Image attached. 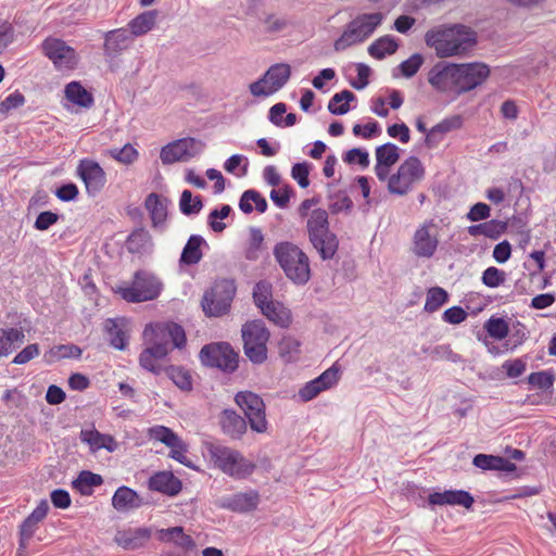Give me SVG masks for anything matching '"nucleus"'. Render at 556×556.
Wrapping results in <instances>:
<instances>
[{
	"label": "nucleus",
	"mask_w": 556,
	"mask_h": 556,
	"mask_svg": "<svg viewBox=\"0 0 556 556\" xmlns=\"http://www.w3.org/2000/svg\"><path fill=\"white\" fill-rule=\"evenodd\" d=\"M143 339L148 346L139 355V365L154 375L163 370L157 362L164 359L173 349L185 348L187 342L184 328L176 323L147 325Z\"/></svg>",
	"instance_id": "1"
},
{
	"label": "nucleus",
	"mask_w": 556,
	"mask_h": 556,
	"mask_svg": "<svg viewBox=\"0 0 556 556\" xmlns=\"http://www.w3.org/2000/svg\"><path fill=\"white\" fill-rule=\"evenodd\" d=\"M425 40L443 59L467 53L477 43V34L468 26L456 24L443 29L428 30Z\"/></svg>",
	"instance_id": "2"
},
{
	"label": "nucleus",
	"mask_w": 556,
	"mask_h": 556,
	"mask_svg": "<svg viewBox=\"0 0 556 556\" xmlns=\"http://www.w3.org/2000/svg\"><path fill=\"white\" fill-rule=\"evenodd\" d=\"M205 450L213 467L235 480L247 479L256 468L252 460L230 446L207 442L205 443Z\"/></svg>",
	"instance_id": "3"
},
{
	"label": "nucleus",
	"mask_w": 556,
	"mask_h": 556,
	"mask_svg": "<svg viewBox=\"0 0 556 556\" xmlns=\"http://www.w3.org/2000/svg\"><path fill=\"white\" fill-rule=\"evenodd\" d=\"M274 256L286 277L298 286H304L311 279V264L307 254L296 244L282 241L274 248Z\"/></svg>",
	"instance_id": "4"
},
{
	"label": "nucleus",
	"mask_w": 556,
	"mask_h": 556,
	"mask_svg": "<svg viewBox=\"0 0 556 556\" xmlns=\"http://www.w3.org/2000/svg\"><path fill=\"white\" fill-rule=\"evenodd\" d=\"M308 241L323 261L334 258L339 249L338 236L330 230L328 213L324 208L314 210L307 222Z\"/></svg>",
	"instance_id": "5"
},
{
	"label": "nucleus",
	"mask_w": 556,
	"mask_h": 556,
	"mask_svg": "<svg viewBox=\"0 0 556 556\" xmlns=\"http://www.w3.org/2000/svg\"><path fill=\"white\" fill-rule=\"evenodd\" d=\"M383 20L384 14L381 12L356 15L348 23L342 35L334 41L333 49L339 52L354 45L363 43L382 24Z\"/></svg>",
	"instance_id": "6"
},
{
	"label": "nucleus",
	"mask_w": 556,
	"mask_h": 556,
	"mask_svg": "<svg viewBox=\"0 0 556 556\" xmlns=\"http://www.w3.org/2000/svg\"><path fill=\"white\" fill-rule=\"evenodd\" d=\"M241 337L243 352L254 365H261L267 361V343L270 332L261 319L249 320L242 325Z\"/></svg>",
	"instance_id": "7"
},
{
	"label": "nucleus",
	"mask_w": 556,
	"mask_h": 556,
	"mask_svg": "<svg viewBox=\"0 0 556 556\" xmlns=\"http://www.w3.org/2000/svg\"><path fill=\"white\" fill-rule=\"evenodd\" d=\"M237 287L232 279L216 280L202 299V308L207 316L218 317L226 314L236 294Z\"/></svg>",
	"instance_id": "8"
},
{
	"label": "nucleus",
	"mask_w": 556,
	"mask_h": 556,
	"mask_svg": "<svg viewBox=\"0 0 556 556\" xmlns=\"http://www.w3.org/2000/svg\"><path fill=\"white\" fill-rule=\"evenodd\" d=\"M425 177V167L417 156L407 157L389 177L388 190L392 194L404 195Z\"/></svg>",
	"instance_id": "9"
},
{
	"label": "nucleus",
	"mask_w": 556,
	"mask_h": 556,
	"mask_svg": "<svg viewBox=\"0 0 556 556\" xmlns=\"http://www.w3.org/2000/svg\"><path fill=\"white\" fill-rule=\"evenodd\" d=\"M202 365L231 374L237 370L239 355L227 342L205 344L199 353Z\"/></svg>",
	"instance_id": "10"
},
{
	"label": "nucleus",
	"mask_w": 556,
	"mask_h": 556,
	"mask_svg": "<svg viewBox=\"0 0 556 556\" xmlns=\"http://www.w3.org/2000/svg\"><path fill=\"white\" fill-rule=\"evenodd\" d=\"M163 289V283L153 274L138 270L130 287L123 289L122 295L128 302L140 303L156 299Z\"/></svg>",
	"instance_id": "11"
},
{
	"label": "nucleus",
	"mask_w": 556,
	"mask_h": 556,
	"mask_svg": "<svg viewBox=\"0 0 556 556\" xmlns=\"http://www.w3.org/2000/svg\"><path fill=\"white\" fill-rule=\"evenodd\" d=\"M236 404L243 410L252 431H267L266 406L263 399L252 391H240L235 396Z\"/></svg>",
	"instance_id": "12"
},
{
	"label": "nucleus",
	"mask_w": 556,
	"mask_h": 556,
	"mask_svg": "<svg viewBox=\"0 0 556 556\" xmlns=\"http://www.w3.org/2000/svg\"><path fill=\"white\" fill-rule=\"evenodd\" d=\"M41 51L58 71H72L78 64V54L63 39L48 37L41 43Z\"/></svg>",
	"instance_id": "13"
},
{
	"label": "nucleus",
	"mask_w": 556,
	"mask_h": 556,
	"mask_svg": "<svg viewBox=\"0 0 556 556\" xmlns=\"http://www.w3.org/2000/svg\"><path fill=\"white\" fill-rule=\"evenodd\" d=\"M205 144L195 138L187 137L178 139L162 148L160 159L163 164L187 162L202 153Z\"/></svg>",
	"instance_id": "14"
},
{
	"label": "nucleus",
	"mask_w": 556,
	"mask_h": 556,
	"mask_svg": "<svg viewBox=\"0 0 556 556\" xmlns=\"http://www.w3.org/2000/svg\"><path fill=\"white\" fill-rule=\"evenodd\" d=\"M429 84L440 92L459 94L458 64L438 62L428 73Z\"/></svg>",
	"instance_id": "15"
},
{
	"label": "nucleus",
	"mask_w": 556,
	"mask_h": 556,
	"mask_svg": "<svg viewBox=\"0 0 556 556\" xmlns=\"http://www.w3.org/2000/svg\"><path fill=\"white\" fill-rule=\"evenodd\" d=\"M77 176L84 181L86 192L96 197L106 184V175L100 164L90 159H83L76 169Z\"/></svg>",
	"instance_id": "16"
},
{
	"label": "nucleus",
	"mask_w": 556,
	"mask_h": 556,
	"mask_svg": "<svg viewBox=\"0 0 556 556\" xmlns=\"http://www.w3.org/2000/svg\"><path fill=\"white\" fill-rule=\"evenodd\" d=\"M459 94L481 86L490 76V67L482 62L458 64Z\"/></svg>",
	"instance_id": "17"
},
{
	"label": "nucleus",
	"mask_w": 556,
	"mask_h": 556,
	"mask_svg": "<svg viewBox=\"0 0 556 556\" xmlns=\"http://www.w3.org/2000/svg\"><path fill=\"white\" fill-rule=\"evenodd\" d=\"M431 228H434L433 220L425 222L414 233L413 237V252L418 257L430 258L434 255L439 245L437 235L431 233Z\"/></svg>",
	"instance_id": "18"
},
{
	"label": "nucleus",
	"mask_w": 556,
	"mask_h": 556,
	"mask_svg": "<svg viewBox=\"0 0 556 556\" xmlns=\"http://www.w3.org/2000/svg\"><path fill=\"white\" fill-rule=\"evenodd\" d=\"M260 504V494L256 490L238 492L219 500L218 506L233 513L245 514L253 511Z\"/></svg>",
	"instance_id": "19"
},
{
	"label": "nucleus",
	"mask_w": 556,
	"mask_h": 556,
	"mask_svg": "<svg viewBox=\"0 0 556 556\" xmlns=\"http://www.w3.org/2000/svg\"><path fill=\"white\" fill-rule=\"evenodd\" d=\"M428 502L433 506H462L471 509L475 503L473 496L465 490H445L429 494Z\"/></svg>",
	"instance_id": "20"
},
{
	"label": "nucleus",
	"mask_w": 556,
	"mask_h": 556,
	"mask_svg": "<svg viewBox=\"0 0 556 556\" xmlns=\"http://www.w3.org/2000/svg\"><path fill=\"white\" fill-rule=\"evenodd\" d=\"M218 424L222 432L231 440H241L248 430L245 418L231 408L222 410L218 416Z\"/></svg>",
	"instance_id": "21"
},
{
	"label": "nucleus",
	"mask_w": 556,
	"mask_h": 556,
	"mask_svg": "<svg viewBox=\"0 0 556 556\" xmlns=\"http://www.w3.org/2000/svg\"><path fill=\"white\" fill-rule=\"evenodd\" d=\"M134 37L127 28H117L104 34V54L109 58H116L127 50L132 43Z\"/></svg>",
	"instance_id": "22"
},
{
	"label": "nucleus",
	"mask_w": 556,
	"mask_h": 556,
	"mask_svg": "<svg viewBox=\"0 0 556 556\" xmlns=\"http://www.w3.org/2000/svg\"><path fill=\"white\" fill-rule=\"evenodd\" d=\"M148 488L168 496H176L181 491L182 483L170 471H159L149 478Z\"/></svg>",
	"instance_id": "23"
},
{
	"label": "nucleus",
	"mask_w": 556,
	"mask_h": 556,
	"mask_svg": "<svg viewBox=\"0 0 556 556\" xmlns=\"http://www.w3.org/2000/svg\"><path fill=\"white\" fill-rule=\"evenodd\" d=\"M169 200L157 193H150L144 201V206L150 214L152 226L155 229L163 230L167 218V207Z\"/></svg>",
	"instance_id": "24"
},
{
	"label": "nucleus",
	"mask_w": 556,
	"mask_h": 556,
	"mask_svg": "<svg viewBox=\"0 0 556 556\" xmlns=\"http://www.w3.org/2000/svg\"><path fill=\"white\" fill-rule=\"evenodd\" d=\"M79 439L83 443H86L92 452H97L101 448L114 452L117 447L116 441L112 435L101 433L94 428L83 429L79 433Z\"/></svg>",
	"instance_id": "25"
},
{
	"label": "nucleus",
	"mask_w": 556,
	"mask_h": 556,
	"mask_svg": "<svg viewBox=\"0 0 556 556\" xmlns=\"http://www.w3.org/2000/svg\"><path fill=\"white\" fill-rule=\"evenodd\" d=\"M104 330L110 344L116 350L124 351L128 345L125 319L108 318L104 321Z\"/></svg>",
	"instance_id": "26"
},
{
	"label": "nucleus",
	"mask_w": 556,
	"mask_h": 556,
	"mask_svg": "<svg viewBox=\"0 0 556 556\" xmlns=\"http://www.w3.org/2000/svg\"><path fill=\"white\" fill-rule=\"evenodd\" d=\"M151 532L147 528H137L124 532H118L115 541L125 549H138L142 547L150 539Z\"/></svg>",
	"instance_id": "27"
},
{
	"label": "nucleus",
	"mask_w": 556,
	"mask_h": 556,
	"mask_svg": "<svg viewBox=\"0 0 556 556\" xmlns=\"http://www.w3.org/2000/svg\"><path fill=\"white\" fill-rule=\"evenodd\" d=\"M472 464L482 470L513 472L517 469L516 465L507 458L489 454H477Z\"/></svg>",
	"instance_id": "28"
},
{
	"label": "nucleus",
	"mask_w": 556,
	"mask_h": 556,
	"mask_svg": "<svg viewBox=\"0 0 556 556\" xmlns=\"http://www.w3.org/2000/svg\"><path fill=\"white\" fill-rule=\"evenodd\" d=\"M112 505L118 511H128L139 508L142 505V500L135 490L123 485L113 494Z\"/></svg>",
	"instance_id": "29"
},
{
	"label": "nucleus",
	"mask_w": 556,
	"mask_h": 556,
	"mask_svg": "<svg viewBox=\"0 0 556 556\" xmlns=\"http://www.w3.org/2000/svg\"><path fill=\"white\" fill-rule=\"evenodd\" d=\"M159 539L164 543H172L186 552L192 551L195 546L193 539L185 533L182 527L162 529L159 532Z\"/></svg>",
	"instance_id": "30"
},
{
	"label": "nucleus",
	"mask_w": 556,
	"mask_h": 556,
	"mask_svg": "<svg viewBox=\"0 0 556 556\" xmlns=\"http://www.w3.org/2000/svg\"><path fill=\"white\" fill-rule=\"evenodd\" d=\"M202 245H206L204 238L200 235H191L182 249L180 264L188 266L198 264L203 257Z\"/></svg>",
	"instance_id": "31"
},
{
	"label": "nucleus",
	"mask_w": 556,
	"mask_h": 556,
	"mask_svg": "<svg viewBox=\"0 0 556 556\" xmlns=\"http://www.w3.org/2000/svg\"><path fill=\"white\" fill-rule=\"evenodd\" d=\"M25 340L22 328H0V357L8 356Z\"/></svg>",
	"instance_id": "32"
},
{
	"label": "nucleus",
	"mask_w": 556,
	"mask_h": 556,
	"mask_svg": "<svg viewBox=\"0 0 556 556\" xmlns=\"http://www.w3.org/2000/svg\"><path fill=\"white\" fill-rule=\"evenodd\" d=\"M66 99L78 106L89 109L93 105L92 94L79 83L71 81L65 86L64 90Z\"/></svg>",
	"instance_id": "33"
},
{
	"label": "nucleus",
	"mask_w": 556,
	"mask_h": 556,
	"mask_svg": "<svg viewBox=\"0 0 556 556\" xmlns=\"http://www.w3.org/2000/svg\"><path fill=\"white\" fill-rule=\"evenodd\" d=\"M152 239L144 228L135 229L126 240V249L131 254H143L151 250Z\"/></svg>",
	"instance_id": "34"
},
{
	"label": "nucleus",
	"mask_w": 556,
	"mask_h": 556,
	"mask_svg": "<svg viewBox=\"0 0 556 556\" xmlns=\"http://www.w3.org/2000/svg\"><path fill=\"white\" fill-rule=\"evenodd\" d=\"M273 93L280 90L290 79L291 67L287 63H276L264 74Z\"/></svg>",
	"instance_id": "35"
},
{
	"label": "nucleus",
	"mask_w": 556,
	"mask_h": 556,
	"mask_svg": "<svg viewBox=\"0 0 556 556\" xmlns=\"http://www.w3.org/2000/svg\"><path fill=\"white\" fill-rule=\"evenodd\" d=\"M157 12L155 10L144 11L129 21L128 27L131 36L139 37L149 33L155 25Z\"/></svg>",
	"instance_id": "36"
},
{
	"label": "nucleus",
	"mask_w": 556,
	"mask_h": 556,
	"mask_svg": "<svg viewBox=\"0 0 556 556\" xmlns=\"http://www.w3.org/2000/svg\"><path fill=\"white\" fill-rule=\"evenodd\" d=\"M260 309L265 317L279 327H289L291 323L290 312L281 303L271 301Z\"/></svg>",
	"instance_id": "37"
},
{
	"label": "nucleus",
	"mask_w": 556,
	"mask_h": 556,
	"mask_svg": "<svg viewBox=\"0 0 556 556\" xmlns=\"http://www.w3.org/2000/svg\"><path fill=\"white\" fill-rule=\"evenodd\" d=\"M399 48L396 39L390 35H384L376 39L369 47L368 53L370 56L382 60L387 55L394 54Z\"/></svg>",
	"instance_id": "38"
},
{
	"label": "nucleus",
	"mask_w": 556,
	"mask_h": 556,
	"mask_svg": "<svg viewBox=\"0 0 556 556\" xmlns=\"http://www.w3.org/2000/svg\"><path fill=\"white\" fill-rule=\"evenodd\" d=\"M102 483L103 479L100 475L83 470L72 482V486L81 495H91L93 491L92 489L101 485Z\"/></svg>",
	"instance_id": "39"
},
{
	"label": "nucleus",
	"mask_w": 556,
	"mask_h": 556,
	"mask_svg": "<svg viewBox=\"0 0 556 556\" xmlns=\"http://www.w3.org/2000/svg\"><path fill=\"white\" fill-rule=\"evenodd\" d=\"M167 375V377L173 381V383L179 388L181 391H191L192 376L190 371L182 366L169 365L163 367V370Z\"/></svg>",
	"instance_id": "40"
},
{
	"label": "nucleus",
	"mask_w": 556,
	"mask_h": 556,
	"mask_svg": "<svg viewBox=\"0 0 556 556\" xmlns=\"http://www.w3.org/2000/svg\"><path fill=\"white\" fill-rule=\"evenodd\" d=\"M252 202L255 204V210L258 213H265L267 210V201L262 194L254 190L249 189L245 190L239 201V207L244 214H250L253 212Z\"/></svg>",
	"instance_id": "41"
},
{
	"label": "nucleus",
	"mask_w": 556,
	"mask_h": 556,
	"mask_svg": "<svg viewBox=\"0 0 556 556\" xmlns=\"http://www.w3.org/2000/svg\"><path fill=\"white\" fill-rule=\"evenodd\" d=\"M355 99V94L348 89L337 92L328 102V111L333 115H344L350 111L349 102Z\"/></svg>",
	"instance_id": "42"
},
{
	"label": "nucleus",
	"mask_w": 556,
	"mask_h": 556,
	"mask_svg": "<svg viewBox=\"0 0 556 556\" xmlns=\"http://www.w3.org/2000/svg\"><path fill=\"white\" fill-rule=\"evenodd\" d=\"M448 300L450 295L446 290L441 287H431L427 290L424 309L427 313H434L447 303Z\"/></svg>",
	"instance_id": "43"
},
{
	"label": "nucleus",
	"mask_w": 556,
	"mask_h": 556,
	"mask_svg": "<svg viewBox=\"0 0 556 556\" xmlns=\"http://www.w3.org/2000/svg\"><path fill=\"white\" fill-rule=\"evenodd\" d=\"M264 249V235L260 228H250V238L245 248L244 256L249 261H256L260 258Z\"/></svg>",
	"instance_id": "44"
},
{
	"label": "nucleus",
	"mask_w": 556,
	"mask_h": 556,
	"mask_svg": "<svg viewBox=\"0 0 556 556\" xmlns=\"http://www.w3.org/2000/svg\"><path fill=\"white\" fill-rule=\"evenodd\" d=\"M400 159V149L396 144L388 142L376 149V161L387 166L394 165Z\"/></svg>",
	"instance_id": "45"
},
{
	"label": "nucleus",
	"mask_w": 556,
	"mask_h": 556,
	"mask_svg": "<svg viewBox=\"0 0 556 556\" xmlns=\"http://www.w3.org/2000/svg\"><path fill=\"white\" fill-rule=\"evenodd\" d=\"M203 207L201 197H192L190 190H184L180 195L179 208L184 215H193L200 213Z\"/></svg>",
	"instance_id": "46"
},
{
	"label": "nucleus",
	"mask_w": 556,
	"mask_h": 556,
	"mask_svg": "<svg viewBox=\"0 0 556 556\" xmlns=\"http://www.w3.org/2000/svg\"><path fill=\"white\" fill-rule=\"evenodd\" d=\"M148 437L150 440L159 441L168 447L179 438L170 428L162 425L149 428Z\"/></svg>",
	"instance_id": "47"
},
{
	"label": "nucleus",
	"mask_w": 556,
	"mask_h": 556,
	"mask_svg": "<svg viewBox=\"0 0 556 556\" xmlns=\"http://www.w3.org/2000/svg\"><path fill=\"white\" fill-rule=\"evenodd\" d=\"M224 168L239 177L245 176L249 169V160L242 154H233L225 161Z\"/></svg>",
	"instance_id": "48"
},
{
	"label": "nucleus",
	"mask_w": 556,
	"mask_h": 556,
	"mask_svg": "<svg viewBox=\"0 0 556 556\" xmlns=\"http://www.w3.org/2000/svg\"><path fill=\"white\" fill-rule=\"evenodd\" d=\"M271 296L273 287L268 281L261 280L256 282L253 288V301L258 308L271 302Z\"/></svg>",
	"instance_id": "49"
},
{
	"label": "nucleus",
	"mask_w": 556,
	"mask_h": 556,
	"mask_svg": "<svg viewBox=\"0 0 556 556\" xmlns=\"http://www.w3.org/2000/svg\"><path fill=\"white\" fill-rule=\"evenodd\" d=\"M484 328L489 336L496 340H503L509 332L508 324L503 318H490Z\"/></svg>",
	"instance_id": "50"
},
{
	"label": "nucleus",
	"mask_w": 556,
	"mask_h": 556,
	"mask_svg": "<svg viewBox=\"0 0 556 556\" xmlns=\"http://www.w3.org/2000/svg\"><path fill=\"white\" fill-rule=\"evenodd\" d=\"M555 381V377L553 374L546 370L532 372L528 376V383L532 388H536L540 390H548L553 387Z\"/></svg>",
	"instance_id": "51"
},
{
	"label": "nucleus",
	"mask_w": 556,
	"mask_h": 556,
	"mask_svg": "<svg viewBox=\"0 0 556 556\" xmlns=\"http://www.w3.org/2000/svg\"><path fill=\"white\" fill-rule=\"evenodd\" d=\"M38 521L29 518L28 516L23 520L18 528V541L21 542L22 549L28 547L29 540L34 536L39 528Z\"/></svg>",
	"instance_id": "52"
},
{
	"label": "nucleus",
	"mask_w": 556,
	"mask_h": 556,
	"mask_svg": "<svg viewBox=\"0 0 556 556\" xmlns=\"http://www.w3.org/2000/svg\"><path fill=\"white\" fill-rule=\"evenodd\" d=\"M83 351L79 346L75 344H61L53 346L49 351V356L51 359L55 358H79Z\"/></svg>",
	"instance_id": "53"
},
{
	"label": "nucleus",
	"mask_w": 556,
	"mask_h": 556,
	"mask_svg": "<svg viewBox=\"0 0 556 556\" xmlns=\"http://www.w3.org/2000/svg\"><path fill=\"white\" fill-rule=\"evenodd\" d=\"M506 280V274L504 270L498 269L497 267L490 266L483 273L481 277V281L484 286L489 288H497L503 285Z\"/></svg>",
	"instance_id": "54"
},
{
	"label": "nucleus",
	"mask_w": 556,
	"mask_h": 556,
	"mask_svg": "<svg viewBox=\"0 0 556 556\" xmlns=\"http://www.w3.org/2000/svg\"><path fill=\"white\" fill-rule=\"evenodd\" d=\"M280 355L291 362L300 352V342L293 337H283L279 342Z\"/></svg>",
	"instance_id": "55"
},
{
	"label": "nucleus",
	"mask_w": 556,
	"mask_h": 556,
	"mask_svg": "<svg viewBox=\"0 0 556 556\" xmlns=\"http://www.w3.org/2000/svg\"><path fill=\"white\" fill-rule=\"evenodd\" d=\"M169 457L177 460L178 463L191 468L192 464L187 457L188 445L186 442L179 437L173 445L169 446Z\"/></svg>",
	"instance_id": "56"
},
{
	"label": "nucleus",
	"mask_w": 556,
	"mask_h": 556,
	"mask_svg": "<svg viewBox=\"0 0 556 556\" xmlns=\"http://www.w3.org/2000/svg\"><path fill=\"white\" fill-rule=\"evenodd\" d=\"M424 58L419 53H414L407 60L403 61L399 68L402 75L406 78L413 77L421 67Z\"/></svg>",
	"instance_id": "57"
},
{
	"label": "nucleus",
	"mask_w": 556,
	"mask_h": 556,
	"mask_svg": "<svg viewBox=\"0 0 556 556\" xmlns=\"http://www.w3.org/2000/svg\"><path fill=\"white\" fill-rule=\"evenodd\" d=\"M109 153L113 159L124 164H131L138 157L137 150L129 143L121 149H111Z\"/></svg>",
	"instance_id": "58"
},
{
	"label": "nucleus",
	"mask_w": 556,
	"mask_h": 556,
	"mask_svg": "<svg viewBox=\"0 0 556 556\" xmlns=\"http://www.w3.org/2000/svg\"><path fill=\"white\" fill-rule=\"evenodd\" d=\"M231 212V207L228 204L222 205L219 210H213L208 215V225L215 232H220L226 228V224L223 222H217L216 219H224L229 216Z\"/></svg>",
	"instance_id": "59"
},
{
	"label": "nucleus",
	"mask_w": 556,
	"mask_h": 556,
	"mask_svg": "<svg viewBox=\"0 0 556 556\" xmlns=\"http://www.w3.org/2000/svg\"><path fill=\"white\" fill-rule=\"evenodd\" d=\"M316 384H319L320 388L325 391L333 386H336L339 381V368L336 364H333L330 368L320 374L317 378H315Z\"/></svg>",
	"instance_id": "60"
},
{
	"label": "nucleus",
	"mask_w": 556,
	"mask_h": 556,
	"mask_svg": "<svg viewBox=\"0 0 556 556\" xmlns=\"http://www.w3.org/2000/svg\"><path fill=\"white\" fill-rule=\"evenodd\" d=\"M502 368L508 378L515 379L523 375L527 363L522 358L507 359L503 363Z\"/></svg>",
	"instance_id": "61"
},
{
	"label": "nucleus",
	"mask_w": 556,
	"mask_h": 556,
	"mask_svg": "<svg viewBox=\"0 0 556 556\" xmlns=\"http://www.w3.org/2000/svg\"><path fill=\"white\" fill-rule=\"evenodd\" d=\"M309 167L307 162L295 163L291 169V177L299 184L301 188H306L309 185Z\"/></svg>",
	"instance_id": "62"
},
{
	"label": "nucleus",
	"mask_w": 556,
	"mask_h": 556,
	"mask_svg": "<svg viewBox=\"0 0 556 556\" xmlns=\"http://www.w3.org/2000/svg\"><path fill=\"white\" fill-rule=\"evenodd\" d=\"M343 161L348 164L357 162L362 167L369 165V154L361 148H353L343 155Z\"/></svg>",
	"instance_id": "63"
},
{
	"label": "nucleus",
	"mask_w": 556,
	"mask_h": 556,
	"mask_svg": "<svg viewBox=\"0 0 556 556\" xmlns=\"http://www.w3.org/2000/svg\"><path fill=\"white\" fill-rule=\"evenodd\" d=\"M25 103V97L20 91H14L10 93L1 103H0V113L7 114L11 110L17 109Z\"/></svg>",
	"instance_id": "64"
}]
</instances>
